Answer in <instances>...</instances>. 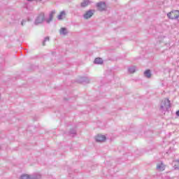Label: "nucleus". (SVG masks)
<instances>
[{
  "label": "nucleus",
  "instance_id": "f257e3e1",
  "mask_svg": "<svg viewBox=\"0 0 179 179\" xmlns=\"http://www.w3.org/2000/svg\"><path fill=\"white\" fill-rule=\"evenodd\" d=\"M171 107V103L169 99H165L164 101H162L160 106V110L162 111H169V109Z\"/></svg>",
  "mask_w": 179,
  "mask_h": 179
},
{
  "label": "nucleus",
  "instance_id": "f03ea898",
  "mask_svg": "<svg viewBox=\"0 0 179 179\" xmlns=\"http://www.w3.org/2000/svg\"><path fill=\"white\" fill-rule=\"evenodd\" d=\"M45 20V14L44 13H41L38 15L34 21V25L38 26V24H43V22Z\"/></svg>",
  "mask_w": 179,
  "mask_h": 179
},
{
  "label": "nucleus",
  "instance_id": "7ed1b4c3",
  "mask_svg": "<svg viewBox=\"0 0 179 179\" xmlns=\"http://www.w3.org/2000/svg\"><path fill=\"white\" fill-rule=\"evenodd\" d=\"M167 16H168L169 19H171L172 20H174V19H178L179 18V10H172L167 14Z\"/></svg>",
  "mask_w": 179,
  "mask_h": 179
},
{
  "label": "nucleus",
  "instance_id": "20e7f679",
  "mask_svg": "<svg viewBox=\"0 0 179 179\" xmlns=\"http://www.w3.org/2000/svg\"><path fill=\"white\" fill-rule=\"evenodd\" d=\"M94 12H96L95 10H88L83 15V18L85 19V20H88V19H90V17H92V16H93V15H94Z\"/></svg>",
  "mask_w": 179,
  "mask_h": 179
},
{
  "label": "nucleus",
  "instance_id": "39448f33",
  "mask_svg": "<svg viewBox=\"0 0 179 179\" xmlns=\"http://www.w3.org/2000/svg\"><path fill=\"white\" fill-rule=\"evenodd\" d=\"M96 8H98V10H99V12H103V10H106L107 6L105 2L100 1L96 3Z\"/></svg>",
  "mask_w": 179,
  "mask_h": 179
},
{
  "label": "nucleus",
  "instance_id": "423d86ee",
  "mask_svg": "<svg viewBox=\"0 0 179 179\" xmlns=\"http://www.w3.org/2000/svg\"><path fill=\"white\" fill-rule=\"evenodd\" d=\"M106 139H107V137L105 135L98 134L95 136L96 142H106Z\"/></svg>",
  "mask_w": 179,
  "mask_h": 179
},
{
  "label": "nucleus",
  "instance_id": "0eeeda50",
  "mask_svg": "<svg viewBox=\"0 0 179 179\" xmlns=\"http://www.w3.org/2000/svg\"><path fill=\"white\" fill-rule=\"evenodd\" d=\"M80 83H90V79L87 77H81L79 80Z\"/></svg>",
  "mask_w": 179,
  "mask_h": 179
},
{
  "label": "nucleus",
  "instance_id": "6e6552de",
  "mask_svg": "<svg viewBox=\"0 0 179 179\" xmlns=\"http://www.w3.org/2000/svg\"><path fill=\"white\" fill-rule=\"evenodd\" d=\"M60 36H66L68 34V29L65 27H62L59 30Z\"/></svg>",
  "mask_w": 179,
  "mask_h": 179
},
{
  "label": "nucleus",
  "instance_id": "1a4fd4ad",
  "mask_svg": "<svg viewBox=\"0 0 179 179\" xmlns=\"http://www.w3.org/2000/svg\"><path fill=\"white\" fill-rule=\"evenodd\" d=\"M90 5V0H83V1L80 3L81 8H86V6H89Z\"/></svg>",
  "mask_w": 179,
  "mask_h": 179
},
{
  "label": "nucleus",
  "instance_id": "9d476101",
  "mask_svg": "<svg viewBox=\"0 0 179 179\" xmlns=\"http://www.w3.org/2000/svg\"><path fill=\"white\" fill-rule=\"evenodd\" d=\"M144 76L145 78H148V79H150V78H152V73L150 72V71L148 69V70H146L145 72H144Z\"/></svg>",
  "mask_w": 179,
  "mask_h": 179
},
{
  "label": "nucleus",
  "instance_id": "9b49d317",
  "mask_svg": "<svg viewBox=\"0 0 179 179\" xmlns=\"http://www.w3.org/2000/svg\"><path fill=\"white\" fill-rule=\"evenodd\" d=\"M94 64H96L98 65H101V64H103V59H101L100 57H96L94 59Z\"/></svg>",
  "mask_w": 179,
  "mask_h": 179
},
{
  "label": "nucleus",
  "instance_id": "f8f14e48",
  "mask_svg": "<svg viewBox=\"0 0 179 179\" xmlns=\"http://www.w3.org/2000/svg\"><path fill=\"white\" fill-rule=\"evenodd\" d=\"M157 170H158V171H163L164 170L163 163L157 165Z\"/></svg>",
  "mask_w": 179,
  "mask_h": 179
},
{
  "label": "nucleus",
  "instance_id": "ddd939ff",
  "mask_svg": "<svg viewBox=\"0 0 179 179\" xmlns=\"http://www.w3.org/2000/svg\"><path fill=\"white\" fill-rule=\"evenodd\" d=\"M66 16V13H65L64 10L62 11L59 15H58V20H62V17Z\"/></svg>",
  "mask_w": 179,
  "mask_h": 179
},
{
  "label": "nucleus",
  "instance_id": "4468645a",
  "mask_svg": "<svg viewBox=\"0 0 179 179\" xmlns=\"http://www.w3.org/2000/svg\"><path fill=\"white\" fill-rule=\"evenodd\" d=\"M128 71H129V73H135V72L136 71V67L135 66L129 67L128 69Z\"/></svg>",
  "mask_w": 179,
  "mask_h": 179
},
{
  "label": "nucleus",
  "instance_id": "2eb2a0df",
  "mask_svg": "<svg viewBox=\"0 0 179 179\" xmlns=\"http://www.w3.org/2000/svg\"><path fill=\"white\" fill-rule=\"evenodd\" d=\"M31 179H41V175L36 173L31 176Z\"/></svg>",
  "mask_w": 179,
  "mask_h": 179
},
{
  "label": "nucleus",
  "instance_id": "dca6fc26",
  "mask_svg": "<svg viewBox=\"0 0 179 179\" xmlns=\"http://www.w3.org/2000/svg\"><path fill=\"white\" fill-rule=\"evenodd\" d=\"M54 15H55V10H52L50 13H49V18L50 19H54Z\"/></svg>",
  "mask_w": 179,
  "mask_h": 179
},
{
  "label": "nucleus",
  "instance_id": "f3484780",
  "mask_svg": "<svg viewBox=\"0 0 179 179\" xmlns=\"http://www.w3.org/2000/svg\"><path fill=\"white\" fill-rule=\"evenodd\" d=\"M20 179H31V177L29 175H22L21 176Z\"/></svg>",
  "mask_w": 179,
  "mask_h": 179
},
{
  "label": "nucleus",
  "instance_id": "a211bd4d",
  "mask_svg": "<svg viewBox=\"0 0 179 179\" xmlns=\"http://www.w3.org/2000/svg\"><path fill=\"white\" fill-rule=\"evenodd\" d=\"M52 18H50V17H48V18H45V21L46 22V23H48V24H49V23H51V22H52Z\"/></svg>",
  "mask_w": 179,
  "mask_h": 179
},
{
  "label": "nucleus",
  "instance_id": "6ab92c4d",
  "mask_svg": "<svg viewBox=\"0 0 179 179\" xmlns=\"http://www.w3.org/2000/svg\"><path fill=\"white\" fill-rule=\"evenodd\" d=\"M46 41H50V37L47 36L45 38V39L43 41V45H45V42Z\"/></svg>",
  "mask_w": 179,
  "mask_h": 179
},
{
  "label": "nucleus",
  "instance_id": "aec40b11",
  "mask_svg": "<svg viewBox=\"0 0 179 179\" xmlns=\"http://www.w3.org/2000/svg\"><path fill=\"white\" fill-rule=\"evenodd\" d=\"M70 134H71V135H76V129H71L70 130Z\"/></svg>",
  "mask_w": 179,
  "mask_h": 179
},
{
  "label": "nucleus",
  "instance_id": "412c9836",
  "mask_svg": "<svg viewBox=\"0 0 179 179\" xmlns=\"http://www.w3.org/2000/svg\"><path fill=\"white\" fill-rule=\"evenodd\" d=\"M25 23H26V20H23L21 22V26H24Z\"/></svg>",
  "mask_w": 179,
  "mask_h": 179
},
{
  "label": "nucleus",
  "instance_id": "4be33fe9",
  "mask_svg": "<svg viewBox=\"0 0 179 179\" xmlns=\"http://www.w3.org/2000/svg\"><path fill=\"white\" fill-rule=\"evenodd\" d=\"M176 115H177L178 117H179V110H178V111H176Z\"/></svg>",
  "mask_w": 179,
  "mask_h": 179
},
{
  "label": "nucleus",
  "instance_id": "5701e85b",
  "mask_svg": "<svg viewBox=\"0 0 179 179\" xmlns=\"http://www.w3.org/2000/svg\"><path fill=\"white\" fill-rule=\"evenodd\" d=\"M36 2H40L41 0H35Z\"/></svg>",
  "mask_w": 179,
  "mask_h": 179
},
{
  "label": "nucleus",
  "instance_id": "b1692460",
  "mask_svg": "<svg viewBox=\"0 0 179 179\" xmlns=\"http://www.w3.org/2000/svg\"><path fill=\"white\" fill-rule=\"evenodd\" d=\"M29 2H31L33 0H27Z\"/></svg>",
  "mask_w": 179,
  "mask_h": 179
},
{
  "label": "nucleus",
  "instance_id": "393cba45",
  "mask_svg": "<svg viewBox=\"0 0 179 179\" xmlns=\"http://www.w3.org/2000/svg\"><path fill=\"white\" fill-rule=\"evenodd\" d=\"M0 149H1V147H0Z\"/></svg>",
  "mask_w": 179,
  "mask_h": 179
}]
</instances>
